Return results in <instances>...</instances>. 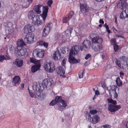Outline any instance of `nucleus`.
I'll return each mask as SVG.
<instances>
[{
    "label": "nucleus",
    "mask_w": 128,
    "mask_h": 128,
    "mask_svg": "<svg viewBox=\"0 0 128 128\" xmlns=\"http://www.w3.org/2000/svg\"><path fill=\"white\" fill-rule=\"evenodd\" d=\"M20 85L22 88H24V84L22 83V84H21Z\"/></svg>",
    "instance_id": "nucleus-56"
},
{
    "label": "nucleus",
    "mask_w": 128,
    "mask_h": 128,
    "mask_svg": "<svg viewBox=\"0 0 128 128\" xmlns=\"http://www.w3.org/2000/svg\"><path fill=\"white\" fill-rule=\"evenodd\" d=\"M114 49L115 52L117 51L118 49V46L116 44L114 45Z\"/></svg>",
    "instance_id": "nucleus-48"
},
{
    "label": "nucleus",
    "mask_w": 128,
    "mask_h": 128,
    "mask_svg": "<svg viewBox=\"0 0 128 128\" xmlns=\"http://www.w3.org/2000/svg\"><path fill=\"white\" fill-rule=\"evenodd\" d=\"M30 61L32 63H34L35 65L40 64V60H38L34 58H30Z\"/></svg>",
    "instance_id": "nucleus-35"
},
{
    "label": "nucleus",
    "mask_w": 128,
    "mask_h": 128,
    "mask_svg": "<svg viewBox=\"0 0 128 128\" xmlns=\"http://www.w3.org/2000/svg\"><path fill=\"white\" fill-rule=\"evenodd\" d=\"M44 67L45 70L49 73L52 72L55 69L54 64L50 62L45 63Z\"/></svg>",
    "instance_id": "nucleus-6"
},
{
    "label": "nucleus",
    "mask_w": 128,
    "mask_h": 128,
    "mask_svg": "<svg viewBox=\"0 0 128 128\" xmlns=\"http://www.w3.org/2000/svg\"><path fill=\"white\" fill-rule=\"evenodd\" d=\"M33 24L36 26H39L41 25L42 22L40 19V16H36L32 20Z\"/></svg>",
    "instance_id": "nucleus-14"
},
{
    "label": "nucleus",
    "mask_w": 128,
    "mask_h": 128,
    "mask_svg": "<svg viewBox=\"0 0 128 128\" xmlns=\"http://www.w3.org/2000/svg\"><path fill=\"white\" fill-rule=\"evenodd\" d=\"M23 63V61L19 59H16L14 62V64L19 67H20L22 66Z\"/></svg>",
    "instance_id": "nucleus-28"
},
{
    "label": "nucleus",
    "mask_w": 128,
    "mask_h": 128,
    "mask_svg": "<svg viewBox=\"0 0 128 128\" xmlns=\"http://www.w3.org/2000/svg\"><path fill=\"white\" fill-rule=\"evenodd\" d=\"M92 49L96 52H99L102 48V45L100 44H92Z\"/></svg>",
    "instance_id": "nucleus-18"
},
{
    "label": "nucleus",
    "mask_w": 128,
    "mask_h": 128,
    "mask_svg": "<svg viewBox=\"0 0 128 128\" xmlns=\"http://www.w3.org/2000/svg\"><path fill=\"white\" fill-rule=\"evenodd\" d=\"M52 3V0H49L47 2V4L49 6H50Z\"/></svg>",
    "instance_id": "nucleus-47"
},
{
    "label": "nucleus",
    "mask_w": 128,
    "mask_h": 128,
    "mask_svg": "<svg viewBox=\"0 0 128 128\" xmlns=\"http://www.w3.org/2000/svg\"><path fill=\"white\" fill-rule=\"evenodd\" d=\"M116 82L118 86H120L122 85V82L119 77L116 78Z\"/></svg>",
    "instance_id": "nucleus-37"
},
{
    "label": "nucleus",
    "mask_w": 128,
    "mask_h": 128,
    "mask_svg": "<svg viewBox=\"0 0 128 128\" xmlns=\"http://www.w3.org/2000/svg\"><path fill=\"white\" fill-rule=\"evenodd\" d=\"M97 111L96 110H92L90 111V113L92 114H94L97 113Z\"/></svg>",
    "instance_id": "nucleus-41"
},
{
    "label": "nucleus",
    "mask_w": 128,
    "mask_h": 128,
    "mask_svg": "<svg viewBox=\"0 0 128 128\" xmlns=\"http://www.w3.org/2000/svg\"><path fill=\"white\" fill-rule=\"evenodd\" d=\"M102 26V25L101 24H100L99 25V27H100L101 28Z\"/></svg>",
    "instance_id": "nucleus-61"
},
{
    "label": "nucleus",
    "mask_w": 128,
    "mask_h": 128,
    "mask_svg": "<svg viewBox=\"0 0 128 128\" xmlns=\"http://www.w3.org/2000/svg\"><path fill=\"white\" fill-rule=\"evenodd\" d=\"M72 30V29L71 28H69L65 32V34L67 38V39L68 38V37L70 35Z\"/></svg>",
    "instance_id": "nucleus-31"
},
{
    "label": "nucleus",
    "mask_w": 128,
    "mask_h": 128,
    "mask_svg": "<svg viewBox=\"0 0 128 128\" xmlns=\"http://www.w3.org/2000/svg\"><path fill=\"white\" fill-rule=\"evenodd\" d=\"M66 59H64L62 61V66H64V68H65L66 64Z\"/></svg>",
    "instance_id": "nucleus-43"
},
{
    "label": "nucleus",
    "mask_w": 128,
    "mask_h": 128,
    "mask_svg": "<svg viewBox=\"0 0 128 128\" xmlns=\"http://www.w3.org/2000/svg\"><path fill=\"white\" fill-rule=\"evenodd\" d=\"M66 68L63 67L62 66H60L58 67L57 69L58 73V74L60 76H64L65 73V68Z\"/></svg>",
    "instance_id": "nucleus-19"
},
{
    "label": "nucleus",
    "mask_w": 128,
    "mask_h": 128,
    "mask_svg": "<svg viewBox=\"0 0 128 128\" xmlns=\"http://www.w3.org/2000/svg\"><path fill=\"white\" fill-rule=\"evenodd\" d=\"M37 44L38 46H44L46 48H47L48 47V43L44 42L43 41L40 40L37 42Z\"/></svg>",
    "instance_id": "nucleus-30"
},
{
    "label": "nucleus",
    "mask_w": 128,
    "mask_h": 128,
    "mask_svg": "<svg viewBox=\"0 0 128 128\" xmlns=\"http://www.w3.org/2000/svg\"><path fill=\"white\" fill-rule=\"evenodd\" d=\"M102 41V38L99 36H95L92 38V44H101Z\"/></svg>",
    "instance_id": "nucleus-12"
},
{
    "label": "nucleus",
    "mask_w": 128,
    "mask_h": 128,
    "mask_svg": "<svg viewBox=\"0 0 128 128\" xmlns=\"http://www.w3.org/2000/svg\"><path fill=\"white\" fill-rule=\"evenodd\" d=\"M107 101L109 103L112 104L114 105L116 104V102L115 100H113L111 98H109L107 99Z\"/></svg>",
    "instance_id": "nucleus-36"
},
{
    "label": "nucleus",
    "mask_w": 128,
    "mask_h": 128,
    "mask_svg": "<svg viewBox=\"0 0 128 128\" xmlns=\"http://www.w3.org/2000/svg\"><path fill=\"white\" fill-rule=\"evenodd\" d=\"M35 30L34 26L32 24L27 25L25 26L23 30L25 34L28 32H34Z\"/></svg>",
    "instance_id": "nucleus-9"
},
{
    "label": "nucleus",
    "mask_w": 128,
    "mask_h": 128,
    "mask_svg": "<svg viewBox=\"0 0 128 128\" xmlns=\"http://www.w3.org/2000/svg\"><path fill=\"white\" fill-rule=\"evenodd\" d=\"M56 104V102L55 100H53L52 101H51L50 103V105L53 106Z\"/></svg>",
    "instance_id": "nucleus-44"
},
{
    "label": "nucleus",
    "mask_w": 128,
    "mask_h": 128,
    "mask_svg": "<svg viewBox=\"0 0 128 128\" xmlns=\"http://www.w3.org/2000/svg\"><path fill=\"white\" fill-rule=\"evenodd\" d=\"M99 23H100L104 24V22L103 20L102 19H100L99 20Z\"/></svg>",
    "instance_id": "nucleus-53"
},
{
    "label": "nucleus",
    "mask_w": 128,
    "mask_h": 128,
    "mask_svg": "<svg viewBox=\"0 0 128 128\" xmlns=\"http://www.w3.org/2000/svg\"><path fill=\"white\" fill-rule=\"evenodd\" d=\"M64 119L63 118H62V122H64Z\"/></svg>",
    "instance_id": "nucleus-63"
},
{
    "label": "nucleus",
    "mask_w": 128,
    "mask_h": 128,
    "mask_svg": "<svg viewBox=\"0 0 128 128\" xmlns=\"http://www.w3.org/2000/svg\"><path fill=\"white\" fill-rule=\"evenodd\" d=\"M101 87L104 89L106 88L105 85L104 83L101 84Z\"/></svg>",
    "instance_id": "nucleus-52"
},
{
    "label": "nucleus",
    "mask_w": 128,
    "mask_h": 128,
    "mask_svg": "<svg viewBox=\"0 0 128 128\" xmlns=\"http://www.w3.org/2000/svg\"><path fill=\"white\" fill-rule=\"evenodd\" d=\"M20 82V77L19 76H16L12 79V84L14 86H18Z\"/></svg>",
    "instance_id": "nucleus-17"
},
{
    "label": "nucleus",
    "mask_w": 128,
    "mask_h": 128,
    "mask_svg": "<svg viewBox=\"0 0 128 128\" xmlns=\"http://www.w3.org/2000/svg\"><path fill=\"white\" fill-rule=\"evenodd\" d=\"M116 37H117L118 38L121 37L122 38H123V37H122V36L121 35H118L116 34Z\"/></svg>",
    "instance_id": "nucleus-55"
},
{
    "label": "nucleus",
    "mask_w": 128,
    "mask_h": 128,
    "mask_svg": "<svg viewBox=\"0 0 128 128\" xmlns=\"http://www.w3.org/2000/svg\"><path fill=\"white\" fill-rule=\"evenodd\" d=\"M36 40L35 36L33 33L27 34L24 38V42L28 44L33 43L36 41Z\"/></svg>",
    "instance_id": "nucleus-5"
},
{
    "label": "nucleus",
    "mask_w": 128,
    "mask_h": 128,
    "mask_svg": "<svg viewBox=\"0 0 128 128\" xmlns=\"http://www.w3.org/2000/svg\"><path fill=\"white\" fill-rule=\"evenodd\" d=\"M95 94L94 95V96H98L100 94V92L98 91V90H95Z\"/></svg>",
    "instance_id": "nucleus-50"
},
{
    "label": "nucleus",
    "mask_w": 128,
    "mask_h": 128,
    "mask_svg": "<svg viewBox=\"0 0 128 128\" xmlns=\"http://www.w3.org/2000/svg\"><path fill=\"white\" fill-rule=\"evenodd\" d=\"M127 0H120L121 2V5L122 6V10H124L123 9L124 7L125 9L128 6V4L126 2Z\"/></svg>",
    "instance_id": "nucleus-33"
},
{
    "label": "nucleus",
    "mask_w": 128,
    "mask_h": 128,
    "mask_svg": "<svg viewBox=\"0 0 128 128\" xmlns=\"http://www.w3.org/2000/svg\"><path fill=\"white\" fill-rule=\"evenodd\" d=\"M52 26V23H49L45 26L42 33L43 36L45 37L48 34Z\"/></svg>",
    "instance_id": "nucleus-10"
},
{
    "label": "nucleus",
    "mask_w": 128,
    "mask_h": 128,
    "mask_svg": "<svg viewBox=\"0 0 128 128\" xmlns=\"http://www.w3.org/2000/svg\"><path fill=\"white\" fill-rule=\"evenodd\" d=\"M117 86L116 85H112V86H108L107 88V90L108 91L110 94L111 95L112 92H115Z\"/></svg>",
    "instance_id": "nucleus-23"
},
{
    "label": "nucleus",
    "mask_w": 128,
    "mask_h": 128,
    "mask_svg": "<svg viewBox=\"0 0 128 128\" xmlns=\"http://www.w3.org/2000/svg\"><path fill=\"white\" fill-rule=\"evenodd\" d=\"M126 126L127 128H128V121L126 122Z\"/></svg>",
    "instance_id": "nucleus-60"
},
{
    "label": "nucleus",
    "mask_w": 128,
    "mask_h": 128,
    "mask_svg": "<svg viewBox=\"0 0 128 128\" xmlns=\"http://www.w3.org/2000/svg\"><path fill=\"white\" fill-rule=\"evenodd\" d=\"M34 9L36 12L38 14H40L41 12V10H42L43 13L40 15V16L42 17L44 20H45L47 16L48 10V6L44 7L42 6L39 5L35 6Z\"/></svg>",
    "instance_id": "nucleus-3"
},
{
    "label": "nucleus",
    "mask_w": 128,
    "mask_h": 128,
    "mask_svg": "<svg viewBox=\"0 0 128 128\" xmlns=\"http://www.w3.org/2000/svg\"><path fill=\"white\" fill-rule=\"evenodd\" d=\"M104 128H110L111 126L107 124H106L104 125H103Z\"/></svg>",
    "instance_id": "nucleus-49"
},
{
    "label": "nucleus",
    "mask_w": 128,
    "mask_h": 128,
    "mask_svg": "<svg viewBox=\"0 0 128 128\" xmlns=\"http://www.w3.org/2000/svg\"><path fill=\"white\" fill-rule=\"evenodd\" d=\"M85 73V71L84 70H81L78 74V76L80 78H81L83 77L84 74Z\"/></svg>",
    "instance_id": "nucleus-38"
},
{
    "label": "nucleus",
    "mask_w": 128,
    "mask_h": 128,
    "mask_svg": "<svg viewBox=\"0 0 128 128\" xmlns=\"http://www.w3.org/2000/svg\"><path fill=\"white\" fill-rule=\"evenodd\" d=\"M120 108V105H113L111 104H109L108 105V110L111 112H115L118 110Z\"/></svg>",
    "instance_id": "nucleus-11"
},
{
    "label": "nucleus",
    "mask_w": 128,
    "mask_h": 128,
    "mask_svg": "<svg viewBox=\"0 0 128 128\" xmlns=\"http://www.w3.org/2000/svg\"><path fill=\"white\" fill-rule=\"evenodd\" d=\"M98 128H104L103 125L100 126Z\"/></svg>",
    "instance_id": "nucleus-57"
},
{
    "label": "nucleus",
    "mask_w": 128,
    "mask_h": 128,
    "mask_svg": "<svg viewBox=\"0 0 128 128\" xmlns=\"http://www.w3.org/2000/svg\"><path fill=\"white\" fill-rule=\"evenodd\" d=\"M40 64L33 66L31 68V71L33 72H34L40 69Z\"/></svg>",
    "instance_id": "nucleus-27"
},
{
    "label": "nucleus",
    "mask_w": 128,
    "mask_h": 128,
    "mask_svg": "<svg viewBox=\"0 0 128 128\" xmlns=\"http://www.w3.org/2000/svg\"><path fill=\"white\" fill-rule=\"evenodd\" d=\"M120 76L121 77L124 76V73L122 72H121L120 73Z\"/></svg>",
    "instance_id": "nucleus-54"
},
{
    "label": "nucleus",
    "mask_w": 128,
    "mask_h": 128,
    "mask_svg": "<svg viewBox=\"0 0 128 128\" xmlns=\"http://www.w3.org/2000/svg\"><path fill=\"white\" fill-rule=\"evenodd\" d=\"M80 9L81 12L84 14L88 12V9L87 8L86 4L84 3V4H80Z\"/></svg>",
    "instance_id": "nucleus-22"
},
{
    "label": "nucleus",
    "mask_w": 128,
    "mask_h": 128,
    "mask_svg": "<svg viewBox=\"0 0 128 128\" xmlns=\"http://www.w3.org/2000/svg\"><path fill=\"white\" fill-rule=\"evenodd\" d=\"M113 94V96L114 98H117L118 97V95L117 93L116 92H112Z\"/></svg>",
    "instance_id": "nucleus-46"
},
{
    "label": "nucleus",
    "mask_w": 128,
    "mask_h": 128,
    "mask_svg": "<svg viewBox=\"0 0 128 128\" xmlns=\"http://www.w3.org/2000/svg\"><path fill=\"white\" fill-rule=\"evenodd\" d=\"M44 53V50L37 48L33 51L32 54L35 57L42 58L43 57Z\"/></svg>",
    "instance_id": "nucleus-7"
},
{
    "label": "nucleus",
    "mask_w": 128,
    "mask_h": 128,
    "mask_svg": "<svg viewBox=\"0 0 128 128\" xmlns=\"http://www.w3.org/2000/svg\"><path fill=\"white\" fill-rule=\"evenodd\" d=\"M90 44V43L89 40H85L83 43L82 47H80V49L81 50H82L83 49L86 50L89 48Z\"/></svg>",
    "instance_id": "nucleus-13"
},
{
    "label": "nucleus",
    "mask_w": 128,
    "mask_h": 128,
    "mask_svg": "<svg viewBox=\"0 0 128 128\" xmlns=\"http://www.w3.org/2000/svg\"><path fill=\"white\" fill-rule=\"evenodd\" d=\"M55 100L57 104L58 103H59L62 100L61 97L58 96H57Z\"/></svg>",
    "instance_id": "nucleus-39"
},
{
    "label": "nucleus",
    "mask_w": 128,
    "mask_h": 128,
    "mask_svg": "<svg viewBox=\"0 0 128 128\" xmlns=\"http://www.w3.org/2000/svg\"><path fill=\"white\" fill-rule=\"evenodd\" d=\"M79 50V46L77 45L72 47L70 50L69 54L68 60L71 64L79 63L80 62V59H76L74 57L75 54H78Z\"/></svg>",
    "instance_id": "nucleus-2"
},
{
    "label": "nucleus",
    "mask_w": 128,
    "mask_h": 128,
    "mask_svg": "<svg viewBox=\"0 0 128 128\" xmlns=\"http://www.w3.org/2000/svg\"><path fill=\"white\" fill-rule=\"evenodd\" d=\"M61 58V55L58 50H57L54 53L53 58L55 60H57L60 59Z\"/></svg>",
    "instance_id": "nucleus-24"
},
{
    "label": "nucleus",
    "mask_w": 128,
    "mask_h": 128,
    "mask_svg": "<svg viewBox=\"0 0 128 128\" xmlns=\"http://www.w3.org/2000/svg\"><path fill=\"white\" fill-rule=\"evenodd\" d=\"M54 83V81L52 79L44 80L42 82H34L32 85L33 90L34 91L33 92L28 88L29 94L32 98H40L41 93L44 88L49 87Z\"/></svg>",
    "instance_id": "nucleus-1"
},
{
    "label": "nucleus",
    "mask_w": 128,
    "mask_h": 128,
    "mask_svg": "<svg viewBox=\"0 0 128 128\" xmlns=\"http://www.w3.org/2000/svg\"><path fill=\"white\" fill-rule=\"evenodd\" d=\"M108 25L106 23L104 24V26L105 27L106 26H108Z\"/></svg>",
    "instance_id": "nucleus-62"
},
{
    "label": "nucleus",
    "mask_w": 128,
    "mask_h": 128,
    "mask_svg": "<svg viewBox=\"0 0 128 128\" xmlns=\"http://www.w3.org/2000/svg\"><path fill=\"white\" fill-rule=\"evenodd\" d=\"M96 1L99 2H100L104 1V0H95Z\"/></svg>",
    "instance_id": "nucleus-58"
},
{
    "label": "nucleus",
    "mask_w": 128,
    "mask_h": 128,
    "mask_svg": "<svg viewBox=\"0 0 128 128\" xmlns=\"http://www.w3.org/2000/svg\"><path fill=\"white\" fill-rule=\"evenodd\" d=\"M36 16L34 15V12L33 10L30 11L28 12V18L32 20L34 18V17Z\"/></svg>",
    "instance_id": "nucleus-32"
},
{
    "label": "nucleus",
    "mask_w": 128,
    "mask_h": 128,
    "mask_svg": "<svg viewBox=\"0 0 128 128\" xmlns=\"http://www.w3.org/2000/svg\"><path fill=\"white\" fill-rule=\"evenodd\" d=\"M122 6L121 8L122 10L123 11L120 14V18L121 19L124 18H126L128 17V10H127L128 7L126 8H124V10H122Z\"/></svg>",
    "instance_id": "nucleus-15"
},
{
    "label": "nucleus",
    "mask_w": 128,
    "mask_h": 128,
    "mask_svg": "<svg viewBox=\"0 0 128 128\" xmlns=\"http://www.w3.org/2000/svg\"><path fill=\"white\" fill-rule=\"evenodd\" d=\"M17 47H21L26 45V44L24 42L22 39L19 40L17 42Z\"/></svg>",
    "instance_id": "nucleus-26"
},
{
    "label": "nucleus",
    "mask_w": 128,
    "mask_h": 128,
    "mask_svg": "<svg viewBox=\"0 0 128 128\" xmlns=\"http://www.w3.org/2000/svg\"><path fill=\"white\" fill-rule=\"evenodd\" d=\"M13 24L11 22H8L7 26H6V31H8V34H10L13 31Z\"/></svg>",
    "instance_id": "nucleus-21"
},
{
    "label": "nucleus",
    "mask_w": 128,
    "mask_h": 128,
    "mask_svg": "<svg viewBox=\"0 0 128 128\" xmlns=\"http://www.w3.org/2000/svg\"><path fill=\"white\" fill-rule=\"evenodd\" d=\"M92 123L95 124L99 122L100 120V118L98 115H96L92 117Z\"/></svg>",
    "instance_id": "nucleus-25"
},
{
    "label": "nucleus",
    "mask_w": 128,
    "mask_h": 128,
    "mask_svg": "<svg viewBox=\"0 0 128 128\" xmlns=\"http://www.w3.org/2000/svg\"><path fill=\"white\" fill-rule=\"evenodd\" d=\"M67 50V51L68 50V48H64V47H62L60 49L61 51L62 52L63 54H65L66 53V52L65 50Z\"/></svg>",
    "instance_id": "nucleus-40"
},
{
    "label": "nucleus",
    "mask_w": 128,
    "mask_h": 128,
    "mask_svg": "<svg viewBox=\"0 0 128 128\" xmlns=\"http://www.w3.org/2000/svg\"><path fill=\"white\" fill-rule=\"evenodd\" d=\"M115 62L118 67L121 69L123 68V66L122 65H128L127 62L124 60V57L123 56L120 57L118 60L116 59Z\"/></svg>",
    "instance_id": "nucleus-8"
},
{
    "label": "nucleus",
    "mask_w": 128,
    "mask_h": 128,
    "mask_svg": "<svg viewBox=\"0 0 128 128\" xmlns=\"http://www.w3.org/2000/svg\"><path fill=\"white\" fill-rule=\"evenodd\" d=\"M91 56V54H87L85 58V59L86 60H88L89 58H90Z\"/></svg>",
    "instance_id": "nucleus-45"
},
{
    "label": "nucleus",
    "mask_w": 128,
    "mask_h": 128,
    "mask_svg": "<svg viewBox=\"0 0 128 128\" xmlns=\"http://www.w3.org/2000/svg\"><path fill=\"white\" fill-rule=\"evenodd\" d=\"M10 59V57L6 55L2 56H0V62H2L4 60H9Z\"/></svg>",
    "instance_id": "nucleus-34"
},
{
    "label": "nucleus",
    "mask_w": 128,
    "mask_h": 128,
    "mask_svg": "<svg viewBox=\"0 0 128 128\" xmlns=\"http://www.w3.org/2000/svg\"><path fill=\"white\" fill-rule=\"evenodd\" d=\"M57 106L60 110H61L65 108L67 106L66 102L62 100L60 103H57Z\"/></svg>",
    "instance_id": "nucleus-20"
},
{
    "label": "nucleus",
    "mask_w": 128,
    "mask_h": 128,
    "mask_svg": "<svg viewBox=\"0 0 128 128\" xmlns=\"http://www.w3.org/2000/svg\"><path fill=\"white\" fill-rule=\"evenodd\" d=\"M88 118H90L91 119V117L90 116V115H89L88 116Z\"/></svg>",
    "instance_id": "nucleus-64"
},
{
    "label": "nucleus",
    "mask_w": 128,
    "mask_h": 128,
    "mask_svg": "<svg viewBox=\"0 0 128 128\" xmlns=\"http://www.w3.org/2000/svg\"><path fill=\"white\" fill-rule=\"evenodd\" d=\"M14 54L18 58H20L21 56H27L28 55L27 50L26 48L21 47H16L15 49Z\"/></svg>",
    "instance_id": "nucleus-4"
},
{
    "label": "nucleus",
    "mask_w": 128,
    "mask_h": 128,
    "mask_svg": "<svg viewBox=\"0 0 128 128\" xmlns=\"http://www.w3.org/2000/svg\"><path fill=\"white\" fill-rule=\"evenodd\" d=\"M33 0H28V2H32Z\"/></svg>",
    "instance_id": "nucleus-59"
},
{
    "label": "nucleus",
    "mask_w": 128,
    "mask_h": 128,
    "mask_svg": "<svg viewBox=\"0 0 128 128\" xmlns=\"http://www.w3.org/2000/svg\"><path fill=\"white\" fill-rule=\"evenodd\" d=\"M105 27H106V31L108 32V33H110V31L109 29L108 26V25L106 26H105Z\"/></svg>",
    "instance_id": "nucleus-51"
},
{
    "label": "nucleus",
    "mask_w": 128,
    "mask_h": 128,
    "mask_svg": "<svg viewBox=\"0 0 128 128\" xmlns=\"http://www.w3.org/2000/svg\"><path fill=\"white\" fill-rule=\"evenodd\" d=\"M55 38L56 40L58 41H59L60 43H62L64 42L67 40H64V41L63 39H62L63 37L60 34L57 35L56 36H55Z\"/></svg>",
    "instance_id": "nucleus-29"
},
{
    "label": "nucleus",
    "mask_w": 128,
    "mask_h": 128,
    "mask_svg": "<svg viewBox=\"0 0 128 128\" xmlns=\"http://www.w3.org/2000/svg\"><path fill=\"white\" fill-rule=\"evenodd\" d=\"M111 44L113 46L116 44V43L115 38L112 39L111 40Z\"/></svg>",
    "instance_id": "nucleus-42"
},
{
    "label": "nucleus",
    "mask_w": 128,
    "mask_h": 128,
    "mask_svg": "<svg viewBox=\"0 0 128 128\" xmlns=\"http://www.w3.org/2000/svg\"><path fill=\"white\" fill-rule=\"evenodd\" d=\"M74 14V13L73 11H70L69 14L64 17L62 20L63 22L67 23L70 20V19L72 17Z\"/></svg>",
    "instance_id": "nucleus-16"
}]
</instances>
